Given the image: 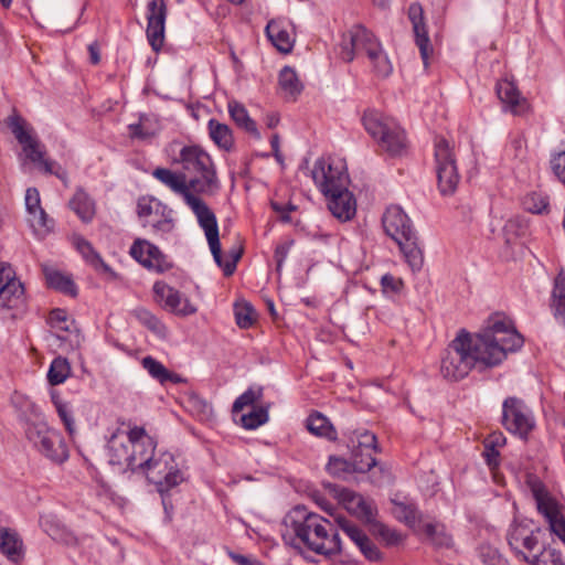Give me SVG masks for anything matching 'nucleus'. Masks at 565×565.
<instances>
[{
	"label": "nucleus",
	"mask_w": 565,
	"mask_h": 565,
	"mask_svg": "<svg viewBox=\"0 0 565 565\" xmlns=\"http://www.w3.org/2000/svg\"><path fill=\"white\" fill-rule=\"evenodd\" d=\"M494 365V319L490 315L477 332L460 329L441 356L440 373L449 381L465 379L471 370Z\"/></svg>",
	"instance_id": "1"
},
{
	"label": "nucleus",
	"mask_w": 565,
	"mask_h": 565,
	"mask_svg": "<svg viewBox=\"0 0 565 565\" xmlns=\"http://www.w3.org/2000/svg\"><path fill=\"white\" fill-rule=\"evenodd\" d=\"M285 525L294 534L291 543L317 554H341L343 546L333 524L303 505L295 507L286 516Z\"/></svg>",
	"instance_id": "2"
},
{
	"label": "nucleus",
	"mask_w": 565,
	"mask_h": 565,
	"mask_svg": "<svg viewBox=\"0 0 565 565\" xmlns=\"http://www.w3.org/2000/svg\"><path fill=\"white\" fill-rule=\"evenodd\" d=\"M339 46L340 57L348 63L352 62L356 55L364 53L373 67V72L379 77H387L393 71L380 40L361 23L353 24L343 33Z\"/></svg>",
	"instance_id": "3"
},
{
	"label": "nucleus",
	"mask_w": 565,
	"mask_h": 565,
	"mask_svg": "<svg viewBox=\"0 0 565 565\" xmlns=\"http://www.w3.org/2000/svg\"><path fill=\"white\" fill-rule=\"evenodd\" d=\"M382 224L385 233L397 243L411 268L414 271L420 270L424 264L423 250L418 245L413 222L405 211L396 204L387 206Z\"/></svg>",
	"instance_id": "4"
},
{
	"label": "nucleus",
	"mask_w": 565,
	"mask_h": 565,
	"mask_svg": "<svg viewBox=\"0 0 565 565\" xmlns=\"http://www.w3.org/2000/svg\"><path fill=\"white\" fill-rule=\"evenodd\" d=\"M185 203L196 216L200 227L204 231L215 263L223 269L224 276H231L236 269V264L241 258L242 252L232 250L230 256L224 259L221 250L217 220L213 211L203 200L194 194L186 195Z\"/></svg>",
	"instance_id": "5"
},
{
	"label": "nucleus",
	"mask_w": 565,
	"mask_h": 565,
	"mask_svg": "<svg viewBox=\"0 0 565 565\" xmlns=\"http://www.w3.org/2000/svg\"><path fill=\"white\" fill-rule=\"evenodd\" d=\"M28 440L47 459L63 463L68 458L67 445L56 429L50 428L40 415L25 423Z\"/></svg>",
	"instance_id": "6"
},
{
	"label": "nucleus",
	"mask_w": 565,
	"mask_h": 565,
	"mask_svg": "<svg viewBox=\"0 0 565 565\" xmlns=\"http://www.w3.org/2000/svg\"><path fill=\"white\" fill-rule=\"evenodd\" d=\"M183 169L196 173L190 180V186L201 193H213L217 188V179L210 156L196 143L185 146L180 152Z\"/></svg>",
	"instance_id": "7"
},
{
	"label": "nucleus",
	"mask_w": 565,
	"mask_h": 565,
	"mask_svg": "<svg viewBox=\"0 0 565 565\" xmlns=\"http://www.w3.org/2000/svg\"><path fill=\"white\" fill-rule=\"evenodd\" d=\"M311 174L322 195L345 190L350 184L347 162L337 156L319 158L313 164Z\"/></svg>",
	"instance_id": "8"
},
{
	"label": "nucleus",
	"mask_w": 565,
	"mask_h": 565,
	"mask_svg": "<svg viewBox=\"0 0 565 565\" xmlns=\"http://www.w3.org/2000/svg\"><path fill=\"white\" fill-rule=\"evenodd\" d=\"M140 473L156 486L160 494L168 493L184 480L173 455L169 451H158Z\"/></svg>",
	"instance_id": "9"
},
{
	"label": "nucleus",
	"mask_w": 565,
	"mask_h": 565,
	"mask_svg": "<svg viewBox=\"0 0 565 565\" xmlns=\"http://www.w3.org/2000/svg\"><path fill=\"white\" fill-rule=\"evenodd\" d=\"M526 486L535 500L537 511L547 520L551 531L565 544V519L561 505L536 476L527 475Z\"/></svg>",
	"instance_id": "10"
},
{
	"label": "nucleus",
	"mask_w": 565,
	"mask_h": 565,
	"mask_svg": "<svg viewBox=\"0 0 565 565\" xmlns=\"http://www.w3.org/2000/svg\"><path fill=\"white\" fill-rule=\"evenodd\" d=\"M435 159L438 189L443 195H451L460 180L456 166V143H436Z\"/></svg>",
	"instance_id": "11"
},
{
	"label": "nucleus",
	"mask_w": 565,
	"mask_h": 565,
	"mask_svg": "<svg viewBox=\"0 0 565 565\" xmlns=\"http://www.w3.org/2000/svg\"><path fill=\"white\" fill-rule=\"evenodd\" d=\"M362 124L375 141H404L406 130L399 122L376 109H367L362 117Z\"/></svg>",
	"instance_id": "12"
},
{
	"label": "nucleus",
	"mask_w": 565,
	"mask_h": 565,
	"mask_svg": "<svg viewBox=\"0 0 565 565\" xmlns=\"http://www.w3.org/2000/svg\"><path fill=\"white\" fill-rule=\"evenodd\" d=\"M137 214L142 226H150L154 233H169L174 226L172 210L153 196L139 198Z\"/></svg>",
	"instance_id": "13"
},
{
	"label": "nucleus",
	"mask_w": 565,
	"mask_h": 565,
	"mask_svg": "<svg viewBox=\"0 0 565 565\" xmlns=\"http://www.w3.org/2000/svg\"><path fill=\"white\" fill-rule=\"evenodd\" d=\"M501 422L507 430L522 439H526L535 427L532 412L516 397H509L503 402Z\"/></svg>",
	"instance_id": "14"
},
{
	"label": "nucleus",
	"mask_w": 565,
	"mask_h": 565,
	"mask_svg": "<svg viewBox=\"0 0 565 565\" xmlns=\"http://www.w3.org/2000/svg\"><path fill=\"white\" fill-rule=\"evenodd\" d=\"M127 438L131 447V471L140 473L158 454L157 441L139 426L131 427L127 431Z\"/></svg>",
	"instance_id": "15"
},
{
	"label": "nucleus",
	"mask_w": 565,
	"mask_h": 565,
	"mask_svg": "<svg viewBox=\"0 0 565 565\" xmlns=\"http://www.w3.org/2000/svg\"><path fill=\"white\" fill-rule=\"evenodd\" d=\"M524 344L523 335L518 331L514 321L503 312H497V365L509 354L515 353Z\"/></svg>",
	"instance_id": "16"
},
{
	"label": "nucleus",
	"mask_w": 565,
	"mask_h": 565,
	"mask_svg": "<svg viewBox=\"0 0 565 565\" xmlns=\"http://www.w3.org/2000/svg\"><path fill=\"white\" fill-rule=\"evenodd\" d=\"M167 6L164 0H151L147 6V39L153 51L159 52L164 41Z\"/></svg>",
	"instance_id": "17"
},
{
	"label": "nucleus",
	"mask_w": 565,
	"mask_h": 565,
	"mask_svg": "<svg viewBox=\"0 0 565 565\" xmlns=\"http://www.w3.org/2000/svg\"><path fill=\"white\" fill-rule=\"evenodd\" d=\"M376 437L370 431H363L356 436V439L351 438L352 452L351 459L353 461V470L364 473L376 465L373 456L375 451Z\"/></svg>",
	"instance_id": "18"
},
{
	"label": "nucleus",
	"mask_w": 565,
	"mask_h": 565,
	"mask_svg": "<svg viewBox=\"0 0 565 565\" xmlns=\"http://www.w3.org/2000/svg\"><path fill=\"white\" fill-rule=\"evenodd\" d=\"M153 292L157 301L172 313L185 317L195 313L198 310L188 298H183L177 289L163 281L154 282Z\"/></svg>",
	"instance_id": "19"
},
{
	"label": "nucleus",
	"mask_w": 565,
	"mask_h": 565,
	"mask_svg": "<svg viewBox=\"0 0 565 565\" xmlns=\"http://www.w3.org/2000/svg\"><path fill=\"white\" fill-rule=\"evenodd\" d=\"M507 540L515 555L525 562H530L532 553L539 548V540L534 535V531L523 523L512 524Z\"/></svg>",
	"instance_id": "20"
},
{
	"label": "nucleus",
	"mask_w": 565,
	"mask_h": 565,
	"mask_svg": "<svg viewBox=\"0 0 565 565\" xmlns=\"http://www.w3.org/2000/svg\"><path fill=\"white\" fill-rule=\"evenodd\" d=\"M129 254L135 260L148 269L163 273L170 268V265L166 260V257L161 250L147 239H135L130 247Z\"/></svg>",
	"instance_id": "21"
},
{
	"label": "nucleus",
	"mask_w": 565,
	"mask_h": 565,
	"mask_svg": "<svg viewBox=\"0 0 565 565\" xmlns=\"http://www.w3.org/2000/svg\"><path fill=\"white\" fill-rule=\"evenodd\" d=\"M20 160L23 168L32 164L44 173L54 174L61 180H65V172H61V167L46 157V152L42 143H23L20 152Z\"/></svg>",
	"instance_id": "22"
},
{
	"label": "nucleus",
	"mask_w": 565,
	"mask_h": 565,
	"mask_svg": "<svg viewBox=\"0 0 565 565\" xmlns=\"http://www.w3.org/2000/svg\"><path fill=\"white\" fill-rule=\"evenodd\" d=\"M338 527L359 547L366 559L377 562L382 559V553L369 536L355 523L345 516H337Z\"/></svg>",
	"instance_id": "23"
},
{
	"label": "nucleus",
	"mask_w": 565,
	"mask_h": 565,
	"mask_svg": "<svg viewBox=\"0 0 565 565\" xmlns=\"http://www.w3.org/2000/svg\"><path fill=\"white\" fill-rule=\"evenodd\" d=\"M497 97L502 102L503 110L515 116L524 115L530 108L527 99L521 95L514 82L508 78L497 84Z\"/></svg>",
	"instance_id": "24"
},
{
	"label": "nucleus",
	"mask_w": 565,
	"mask_h": 565,
	"mask_svg": "<svg viewBox=\"0 0 565 565\" xmlns=\"http://www.w3.org/2000/svg\"><path fill=\"white\" fill-rule=\"evenodd\" d=\"M408 18L413 25L415 43L419 49L424 65L427 66L429 56L433 53V47L424 22V11L419 3H412L409 6Z\"/></svg>",
	"instance_id": "25"
},
{
	"label": "nucleus",
	"mask_w": 565,
	"mask_h": 565,
	"mask_svg": "<svg viewBox=\"0 0 565 565\" xmlns=\"http://www.w3.org/2000/svg\"><path fill=\"white\" fill-rule=\"evenodd\" d=\"M25 207L29 214V222L32 228L40 233L46 234L53 227V221L41 206L40 193L36 188H28L25 191Z\"/></svg>",
	"instance_id": "26"
},
{
	"label": "nucleus",
	"mask_w": 565,
	"mask_h": 565,
	"mask_svg": "<svg viewBox=\"0 0 565 565\" xmlns=\"http://www.w3.org/2000/svg\"><path fill=\"white\" fill-rule=\"evenodd\" d=\"M329 211L340 221H349L356 213V200L353 193L345 188L338 192H332L323 195Z\"/></svg>",
	"instance_id": "27"
},
{
	"label": "nucleus",
	"mask_w": 565,
	"mask_h": 565,
	"mask_svg": "<svg viewBox=\"0 0 565 565\" xmlns=\"http://www.w3.org/2000/svg\"><path fill=\"white\" fill-rule=\"evenodd\" d=\"M341 498L344 508L351 514L358 516L367 524L374 522L376 516V508L371 500L365 499L363 495L349 490L343 491Z\"/></svg>",
	"instance_id": "28"
},
{
	"label": "nucleus",
	"mask_w": 565,
	"mask_h": 565,
	"mask_svg": "<svg viewBox=\"0 0 565 565\" xmlns=\"http://www.w3.org/2000/svg\"><path fill=\"white\" fill-rule=\"evenodd\" d=\"M0 552L13 564H21L25 548L21 536L12 529H0Z\"/></svg>",
	"instance_id": "29"
},
{
	"label": "nucleus",
	"mask_w": 565,
	"mask_h": 565,
	"mask_svg": "<svg viewBox=\"0 0 565 565\" xmlns=\"http://www.w3.org/2000/svg\"><path fill=\"white\" fill-rule=\"evenodd\" d=\"M266 34L273 45L281 53L291 52L295 43L291 26L282 20H271L266 25Z\"/></svg>",
	"instance_id": "30"
},
{
	"label": "nucleus",
	"mask_w": 565,
	"mask_h": 565,
	"mask_svg": "<svg viewBox=\"0 0 565 565\" xmlns=\"http://www.w3.org/2000/svg\"><path fill=\"white\" fill-rule=\"evenodd\" d=\"M24 305V287L14 276V278H10L0 287V307L6 309H22Z\"/></svg>",
	"instance_id": "31"
},
{
	"label": "nucleus",
	"mask_w": 565,
	"mask_h": 565,
	"mask_svg": "<svg viewBox=\"0 0 565 565\" xmlns=\"http://www.w3.org/2000/svg\"><path fill=\"white\" fill-rule=\"evenodd\" d=\"M72 244L82 255L83 259L95 270L102 273H110L111 268L106 264L100 254L94 248L90 242L78 234L72 236Z\"/></svg>",
	"instance_id": "32"
},
{
	"label": "nucleus",
	"mask_w": 565,
	"mask_h": 565,
	"mask_svg": "<svg viewBox=\"0 0 565 565\" xmlns=\"http://www.w3.org/2000/svg\"><path fill=\"white\" fill-rule=\"evenodd\" d=\"M108 452L110 463L131 470V447L127 436L114 434L108 441Z\"/></svg>",
	"instance_id": "33"
},
{
	"label": "nucleus",
	"mask_w": 565,
	"mask_h": 565,
	"mask_svg": "<svg viewBox=\"0 0 565 565\" xmlns=\"http://www.w3.org/2000/svg\"><path fill=\"white\" fill-rule=\"evenodd\" d=\"M152 175L170 190L182 195L184 201H186V195H193L182 173H175L167 168H157Z\"/></svg>",
	"instance_id": "34"
},
{
	"label": "nucleus",
	"mask_w": 565,
	"mask_h": 565,
	"mask_svg": "<svg viewBox=\"0 0 565 565\" xmlns=\"http://www.w3.org/2000/svg\"><path fill=\"white\" fill-rule=\"evenodd\" d=\"M43 274L50 288L72 297L77 295L76 285L70 275H66L47 265L43 266Z\"/></svg>",
	"instance_id": "35"
},
{
	"label": "nucleus",
	"mask_w": 565,
	"mask_h": 565,
	"mask_svg": "<svg viewBox=\"0 0 565 565\" xmlns=\"http://www.w3.org/2000/svg\"><path fill=\"white\" fill-rule=\"evenodd\" d=\"M161 130V122L154 114H141L137 124L129 125L131 138H153Z\"/></svg>",
	"instance_id": "36"
},
{
	"label": "nucleus",
	"mask_w": 565,
	"mask_h": 565,
	"mask_svg": "<svg viewBox=\"0 0 565 565\" xmlns=\"http://www.w3.org/2000/svg\"><path fill=\"white\" fill-rule=\"evenodd\" d=\"M228 113L234 122L245 131L249 132L255 139L260 138L256 122L249 117L245 106L236 100H230L227 104Z\"/></svg>",
	"instance_id": "37"
},
{
	"label": "nucleus",
	"mask_w": 565,
	"mask_h": 565,
	"mask_svg": "<svg viewBox=\"0 0 565 565\" xmlns=\"http://www.w3.org/2000/svg\"><path fill=\"white\" fill-rule=\"evenodd\" d=\"M141 365L152 379L157 380L161 384H166L168 382L177 384L182 382L179 374L170 372L161 362L150 355L145 356L141 360Z\"/></svg>",
	"instance_id": "38"
},
{
	"label": "nucleus",
	"mask_w": 565,
	"mask_h": 565,
	"mask_svg": "<svg viewBox=\"0 0 565 565\" xmlns=\"http://www.w3.org/2000/svg\"><path fill=\"white\" fill-rule=\"evenodd\" d=\"M70 207L84 222L90 223L95 216V202L83 190H77L70 201Z\"/></svg>",
	"instance_id": "39"
},
{
	"label": "nucleus",
	"mask_w": 565,
	"mask_h": 565,
	"mask_svg": "<svg viewBox=\"0 0 565 565\" xmlns=\"http://www.w3.org/2000/svg\"><path fill=\"white\" fill-rule=\"evenodd\" d=\"M552 309L557 320L565 323V271L562 269L554 279Z\"/></svg>",
	"instance_id": "40"
},
{
	"label": "nucleus",
	"mask_w": 565,
	"mask_h": 565,
	"mask_svg": "<svg viewBox=\"0 0 565 565\" xmlns=\"http://www.w3.org/2000/svg\"><path fill=\"white\" fill-rule=\"evenodd\" d=\"M307 428L313 435L326 437L329 440H334L337 438V430L330 420L321 413H312L307 418Z\"/></svg>",
	"instance_id": "41"
},
{
	"label": "nucleus",
	"mask_w": 565,
	"mask_h": 565,
	"mask_svg": "<svg viewBox=\"0 0 565 565\" xmlns=\"http://www.w3.org/2000/svg\"><path fill=\"white\" fill-rule=\"evenodd\" d=\"M278 82L281 90L291 97L299 95L303 88L296 71L290 66H284L281 68Z\"/></svg>",
	"instance_id": "42"
},
{
	"label": "nucleus",
	"mask_w": 565,
	"mask_h": 565,
	"mask_svg": "<svg viewBox=\"0 0 565 565\" xmlns=\"http://www.w3.org/2000/svg\"><path fill=\"white\" fill-rule=\"evenodd\" d=\"M393 515L406 525L414 527L419 521V512L415 504L393 500Z\"/></svg>",
	"instance_id": "43"
},
{
	"label": "nucleus",
	"mask_w": 565,
	"mask_h": 565,
	"mask_svg": "<svg viewBox=\"0 0 565 565\" xmlns=\"http://www.w3.org/2000/svg\"><path fill=\"white\" fill-rule=\"evenodd\" d=\"M524 209L533 214L546 215L551 212L550 199L541 192H531L523 199Z\"/></svg>",
	"instance_id": "44"
},
{
	"label": "nucleus",
	"mask_w": 565,
	"mask_h": 565,
	"mask_svg": "<svg viewBox=\"0 0 565 565\" xmlns=\"http://www.w3.org/2000/svg\"><path fill=\"white\" fill-rule=\"evenodd\" d=\"M184 407L200 420H206L212 415V406L196 394H190L184 399Z\"/></svg>",
	"instance_id": "45"
},
{
	"label": "nucleus",
	"mask_w": 565,
	"mask_h": 565,
	"mask_svg": "<svg viewBox=\"0 0 565 565\" xmlns=\"http://www.w3.org/2000/svg\"><path fill=\"white\" fill-rule=\"evenodd\" d=\"M7 125L18 141H34L33 128L21 116L17 114L9 116Z\"/></svg>",
	"instance_id": "46"
},
{
	"label": "nucleus",
	"mask_w": 565,
	"mask_h": 565,
	"mask_svg": "<svg viewBox=\"0 0 565 565\" xmlns=\"http://www.w3.org/2000/svg\"><path fill=\"white\" fill-rule=\"evenodd\" d=\"M134 316L141 324L153 333L162 337L166 334V326L148 309L137 308L134 310Z\"/></svg>",
	"instance_id": "47"
},
{
	"label": "nucleus",
	"mask_w": 565,
	"mask_h": 565,
	"mask_svg": "<svg viewBox=\"0 0 565 565\" xmlns=\"http://www.w3.org/2000/svg\"><path fill=\"white\" fill-rule=\"evenodd\" d=\"M71 367L66 359L56 358L52 361L47 372V380L52 385L62 384L70 375Z\"/></svg>",
	"instance_id": "48"
},
{
	"label": "nucleus",
	"mask_w": 565,
	"mask_h": 565,
	"mask_svg": "<svg viewBox=\"0 0 565 565\" xmlns=\"http://www.w3.org/2000/svg\"><path fill=\"white\" fill-rule=\"evenodd\" d=\"M371 524L373 525V534L380 537L385 545L396 546L403 542V535L396 530L388 527L381 522H376L375 520Z\"/></svg>",
	"instance_id": "49"
},
{
	"label": "nucleus",
	"mask_w": 565,
	"mask_h": 565,
	"mask_svg": "<svg viewBox=\"0 0 565 565\" xmlns=\"http://www.w3.org/2000/svg\"><path fill=\"white\" fill-rule=\"evenodd\" d=\"M268 420V412L264 407H253L241 417V424L245 429H256Z\"/></svg>",
	"instance_id": "50"
},
{
	"label": "nucleus",
	"mask_w": 565,
	"mask_h": 565,
	"mask_svg": "<svg viewBox=\"0 0 565 565\" xmlns=\"http://www.w3.org/2000/svg\"><path fill=\"white\" fill-rule=\"evenodd\" d=\"M327 470L333 477L342 478L347 473L355 472L353 470V461L340 457L331 456L327 465Z\"/></svg>",
	"instance_id": "51"
},
{
	"label": "nucleus",
	"mask_w": 565,
	"mask_h": 565,
	"mask_svg": "<svg viewBox=\"0 0 565 565\" xmlns=\"http://www.w3.org/2000/svg\"><path fill=\"white\" fill-rule=\"evenodd\" d=\"M529 563L533 565H565L559 552L554 548H544L540 554H533Z\"/></svg>",
	"instance_id": "52"
},
{
	"label": "nucleus",
	"mask_w": 565,
	"mask_h": 565,
	"mask_svg": "<svg viewBox=\"0 0 565 565\" xmlns=\"http://www.w3.org/2000/svg\"><path fill=\"white\" fill-rule=\"evenodd\" d=\"M262 397V390L248 388L242 395H239L232 407L234 414L243 411L244 407L253 405Z\"/></svg>",
	"instance_id": "53"
},
{
	"label": "nucleus",
	"mask_w": 565,
	"mask_h": 565,
	"mask_svg": "<svg viewBox=\"0 0 565 565\" xmlns=\"http://www.w3.org/2000/svg\"><path fill=\"white\" fill-rule=\"evenodd\" d=\"M209 135L212 141H226L232 138L231 128L216 119L209 120Z\"/></svg>",
	"instance_id": "54"
},
{
	"label": "nucleus",
	"mask_w": 565,
	"mask_h": 565,
	"mask_svg": "<svg viewBox=\"0 0 565 565\" xmlns=\"http://www.w3.org/2000/svg\"><path fill=\"white\" fill-rule=\"evenodd\" d=\"M235 319L239 328L247 329L255 321V311L249 305L236 306Z\"/></svg>",
	"instance_id": "55"
},
{
	"label": "nucleus",
	"mask_w": 565,
	"mask_h": 565,
	"mask_svg": "<svg viewBox=\"0 0 565 565\" xmlns=\"http://www.w3.org/2000/svg\"><path fill=\"white\" fill-rule=\"evenodd\" d=\"M424 532L431 540V542L438 546H449L451 539L445 533L437 532V525L434 523H427L424 525Z\"/></svg>",
	"instance_id": "56"
},
{
	"label": "nucleus",
	"mask_w": 565,
	"mask_h": 565,
	"mask_svg": "<svg viewBox=\"0 0 565 565\" xmlns=\"http://www.w3.org/2000/svg\"><path fill=\"white\" fill-rule=\"evenodd\" d=\"M377 152L386 154L387 158L402 157L407 152V143H377Z\"/></svg>",
	"instance_id": "57"
},
{
	"label": "nucleus",
	"mask_w": 565,
	"mask_h": 565,
	"mask_svg": "<svg viewBox=\"0 0 565 565\" xmlns=\"http://www.w3.org/2000/svg\"><path fill=\"white\" fill-rule=\"evenodd\" d=\"M57 414L61 420L63 422L65 429L73 436L76 431L75 420L73 418L72 409L68 404L66 405H57Z\"/></svg>",
	"instance_id": "58"
},
{
	"label": "nucleus",
	"mask_w": 565,
	"mask_h": 565,
	"mask_svg": "<svg viewBox=\"0 0 565 565\" xmlns=\"http://www.w3.org/2000/svg\"><path fill=\"white\" fill-rule=\"evenodd\" d=\"M271 209L278 214V217L281 222L288 223L290 222V213L296 211V205L292 203H279V202H271Z\"/></svg>",
	"instance_id": "59"
},
{
	"label": "nucleus",
	"mask_w": 565,
	"mask_h": 565,
	"mask_svg": "<svg viewBox=\"0 0 565 565\" xmlns=\"http://www.w3.org/2000/svg\"><path fill=\"white\" fill-rule=\"evenodd\" d=\"M551 168L559 181L565 180V151L558 152L552 157Z\"/></svg>",
	"instance_id": "60"
},
{
	"label": "nucleus",
	"mask_w": 565,
	"mask_h": 565,
	"mask_svg": "<svg viewBox=\"0 0 565 565\" xmlns=\"http://www.w3.org/2000/svg\"><path fill=\"white\" fill-rule=\"evenodd\" d=\"M67 316L66 312L62 309H53L50 312L49 321L53 328H58L61 330H67L66 326H63L66 323Z\"/></svg>",
	"instance_id": "61"
},
{
	"label": "nucleus",
	"mask_w": 565,
	"mask_h": 565,
	"mask_svg": "<svg viewBox=\"0 0 565 565\" xmlns=\"http://www.w3.org/2000/svg\"><path fill=\"white\" fill-rule=\"evenodd\" d=\"M483 457L489 466L492 478H494V440L491 438L484 440Z\"/></svg>",
	"instance_id": "62"
},
{
	"label": "nucleus",
	"mask_w": 565,
	"mask_h": 565,
	"mask_svg": "<svg viewBox=\"0 0 565 565\" xmlns=\"http://www.w3.org/2000/svg\"><path fill=\"white\" fill-rule=\"evenodd\" d=\"M478 555L483 564L494 565V550L491 544H482L478 548Z\"/></svg>",
	"instance_id": "63"
},
{
	"label": "nucleus",
	"mask_w": 565,
	"mask_h": 565,
	"mask_svg": "<svg viewBox=\"0 0 565 565\" xmlns=\"http://www.w3.org/2000/svg\"><path fill=\"white\" fill-rule=\"evenodd\" d=\"M292 242H285L277 245L275 249V260L277 263V269L279 270L289 253Z\"/></svg>",
	"instance_id": "64"
}]
</instances>
